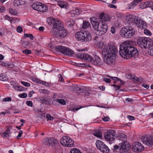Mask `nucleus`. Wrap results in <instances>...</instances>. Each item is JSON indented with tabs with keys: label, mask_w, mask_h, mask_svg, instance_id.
I'll use <instances>...</instances> for the list:
<instances>
[{
	"label": "nucleus",
	"mask_w": 153,
	"mask_h": 153,
	"mask_svg": "<svg viewBox=\"0 0 153 153\" xmlns=\"http://www.w3.org/2000/svg\"><path fill=\"white\" fill-rule=\"evenodd\" d=\"M11 100V98L10 97H7L3 99L4 101H10Z\"/></svg>",
	"instance_id": "nucleus-64"
},
{
	"label": "nucleus",
	"mask_w": 153,
	"mask_h": 153,
	"mask_svg": "<svg viewBox=\"0 0 153 153\" xmlns=\"http://www.w3.org/2000/svg\"><path fill=\"white\" fill-rule=\"evenodd\" d=\"M24 36L26 37H30L31 40H33V36L31 34L25 33Z\"/></svg>",
	"instance_id": "nucleus-53"
},
{
	"label": "nucleus",
	"mask_w": 153,
	"mask_h": 153,
	"mask_svg": "<svg viewBox=\"0 0 153 153\" xmlns=\"http://www.w3.org/2000/svg\"><path fill=\"white\" fill-rule=\"evenodd\" d=\"M1 64V65L7 67L9 68H13V65L12 64H9L8 63H5L4 62H0Z\"/></svg>",
	"instance_id": "nucleus-34"
},
{
	"label": "nucleus",
	"mask_w": 153,
	"mask_h": 153,
	"mask_svg": "<svg viewBox=\"0 0 153 153\" xmlns=\"http://www.w3.org/2000/svg\"><path fill=\"white\" fill-rule=\"evenodd\" d=\"M9 13L13 15H16L17 14V12L15 10H14L12 8H10L9 9Z\"/></svg>",
	"instance_id": "nucleus-52"
},
{
	"label": "nucleus",
	"mask_w": 153,
	"mask_h": 153,
	"mask_svg": "<svg viewBox=\"0 0 153 153\" xmlns=\"http://www.w3.org/2000/svg\"><path fill=\"white\" fill-rule=\"evenodd\" d=\"M58 76L59 77V81L61 82H64V79L61 74H59L58 75Z\"/></svg>",
	"instance_id": "nucleus-62"
},
{
	"label": "nucleus",
	"mask_w": 153,
	"mask_h": 153,
	"mask_svg": "<svg viewBox=\"0 0 153 153\" xmlns=\"http://www.w3.org/2000/svg\"><path fill=\"white\" fill-rule=\"evenodd\" d=\"M94 41L96 46H97L100 48H102L104 46L103 43L101 42L100 37L97 36H95L94 39Z\"/></svg>",
	"instance_id": "nucleus-19"
},
{
	"label": "nucleus",
	"mask_w": 153,
	"mask_h": 153,
	"mask_svg": "<svg viewBox=\"0 0 153 153\" xmlns=\"http://www.w3.org/2000/svg\"><path fill=\"white\" fill-rule=\"evenodd\" d=\"M144 33L146 35L150 36L151 35V33L150 31L147 29H144Z\"/></svg>",
	"instance_id": "nucleus-56"
},
{
	"label": "nucleus",
	"mask_w": 153,
	"mask_h": 153,
	"mask_svg": "<svg viewBox=\"0 0 153 153\" xmlns=\"http://www.w3.org/2000/svg\"><path fill=\"white\" fill-rule=\"evenodd\" d=\"M120 145L122 150L125 152L128 151L131 147L130 143L127 141H123L122 143H120Z\"/></svg>",
	"instance_id": "nucleus-17"
},
{
	"label": "nucleus",
	"mask_w": 153,
	"mask_h": 153,
	"mask_svg": "<svg viewBox=\"0 0 153 153\" xmlns=\"http://www.w3.org/2000/svg\"><path fill=\"white\" fill-rule=\"evenodd\" d=\"M22 52L26 55H29L31 53V51L29 49H25L23 50Z\"/></svg>",
	"instance_id": "nucleus-50"
},
{
	"label": "nucleus",
	"mask_w": 153,
	"mask_h": 153,
	"mask_svg": "<svg viewBox=\"0 0 153 153\" xmlns=\"http://www.w3.org/2000/svg\"><path fill=\"white\" fill-rule=\"evenodd\" d=\"M55 100H56L58 103L62 105H64L66 104L65 101L63 99H56Z\"/></svg>",
	"instance_id": "nucleus-43"
},
{
	"label": "nucleus",
	"mask_w": 153,
	"mask_h": 153,
	"mask_svg": "<svg viewBox=\"0 0 153 153\" xmlns=\"http://www.w3.org/2000/svg\"><path fill=\"white\" fill-rule=\"evenodd\" d=\"M84 37L82 41V42H87L90 41L91 39V36L88 31H85L84 34Z\"/></svg>",
	"instance_id": "nucleus-18"
},
{
	"label": "nucleus",
	"mask_w": 153,
	"mask_h": 153,
	"mask_svg": "<svg viewBox=\"0 0 153 153\" xmlns=\"http://www.w3.org/2000/svg\"><path fill=\"white\" fill-rule=\"evenodd\" d=\"M21 83L26 87H29L30 86V84L28 82H25L22 81L21 82Z\"/></svg>",
	"instance_id": "nucleus-57"
},
{
	"label": "nucleus",
	"mask_w": 153,
	"mask_h": 153,
	"mask_svg": "<svg viewBox=\"0 0 153 153\" xmlns=\"http://www.w3.org/2000/svg\"><path fill=\"white\" fill-rule=\"evenodd\" d=\"M135 33V31H131L128 30L125 27L122 28L120 31V35L122 37L125 38H129L133 36Z\"/></svg>",
	"instance_id": "nucleus-9"
},
{
	"label": "nucleus",
	"mask_w": 153,
	"mask_h": 153,
	"mask_svg": "<svg viewBox=\"0 0 153 153\" xmlns=\"http://www.w3.org/2000/svg\"><path fill=\"white\" fill-rule=\"evenodd\" d=\"M90 21L93 27L95 28L96 27H98V26L100 24V23L97 21V19L95 17H91L90 18Z\"/></svg>",
	"instance_id": "nucleus-22"
},
{
	"label": "nucleus",
	"mask_w": 153,
	"mask_h": 153,
	"mask_svg": "<svg viewBox=\"0 0 153 153\" xmlns=\"http://www.w3.org/2000/svg\"><path fill=\"white\" fill-rule=\"evenodd\" d=\"M75 23V21L73 19H70L69 21H68L67 22V25L69 27H71L74 25Z\"/></svg>",
	"instance_id": "nucleus-36"
},
{
	"label": "nucleus",
	"mask_w": 153,
	"mask_h": 153,
	"mask_svg": "<svg viewBox=\"0 0 153 153\" xmlns=\"http://www.w3.org/2000/svg\"><path fill=\"white\" fill-rule=\"evenodd\" d=\"M12 128V126L10 125H9L6 127V131L10 133L11 130Z\"/></svg>",
	"instance_id": "nucleus-61"
},
{
	"label": "nucleus",
	"mask_w": 153,
	"mask_h": 153,
	"mask_svg": "<svg viewBox=\"0 0 153 153\" xmlns=\"http://www.w3.org/2000/svg\"><path fill=\"white\" fill-rule=\"evenodd\" d=\"M41 5V3L39 2H36L32 4V7L34 10L38 11Z\"/></svg>",
	"instance_id": "nucleus-29"
},
{
	"label": "nucleus",
	"mask_w": 153,
	"mask_h": 153,
	"mask_svg": "<svg viewBox=\"0 0 153 153\" xmlns=\"http://www.w3.org/2000/svg\"><path fill=\"white\" fill-rule=\"evenodd\" d=\"M46 118L47 120H53L54 119V117H53L51 115L49 114H47L46 116Z\"/></svg>",
	"instance_id": "nucleus-44"
},
{
	"label": "nucleus",
	"mask_w": 153,
	"mask_h": 153,
	"mask_svg": "<svg viewBox=\"0 0 153 153\" xmlns=\"http://www.w3.org/2000/svg\"><path fill=\"white\" fill-rule=\"evenodd\" d=\"M38 117L40 118H45V115L44 113L41 111H39V114L38 115Z\"/></svg>",
	"instance_id": "nucleus-55"
},
{
	"label": "nucleus",
	"mask_w": 153,
	"mask_h": 153,
	"mask_svg": "<svg viewBox=\"0 0 153 153\" xmlns=\"http://www.w3.org/2000/svg\"><path fill=\"white\" fill-rule=\"evenodd\" d=\"M119 146L115 145L114 146L113 149V152H116L118 150H122L121 146L120 145V143L119 144Z\"/></svg>",
	"instance_id": "nucleus-35"
},
{
	"label": "nucleus",
	"mask_w": 153,
	"mask_h": 153,
	"mask_svg": "<svg viewBox=\"0 0 153 153\" xmlns=\"http://www.w3.org/2000/svg\"><path fill=\"white\" fill-rule=\"evenodd\" d=\"M77 89L76 92L78 93H81L85 92V91H90L89 88L85 87L83 86L78 85Z\"/></svg>",
	"instance_id": "nucleus-23"
},
{
	"label": "nucleus",
	"mask_w": 153,
	"mask_h": 153,
	"mask_svg": "<svg viewBox=\"0 0 153 153\" xmlns=\"http://www.w3.org/2000/svg\"><path fill=\"white\" fill-rule=\"evenodd\" d=\"M23 132L22 130H20L19 132V134L17 136L16 138L17 139H20V137L22 136Z\"/></svg>",
	"instance_id": "nucleus-60"
},
{
	"label": "nucleus",
	"mask_w": 153,
	"mask_h": 153,
	"mask_svg": "<svg viewBox=\"0 0 153 153\" xmlns=\"http://www.w3.org/2000/svg\"><path fill=\"white\" fill-rule=\"evenodd\" d=\"M19 97H20L22 98H26L27 97V94L26 93H23L19 95Z\"/></svg>",
	"instance_id": "nucleus-58"
},
{
	"label": "nucleus",
	"mask_w": 153,
	"mask_h": 153,
	"mask_svg": "<svg viewBox=\"0 0 153 153\" xmlns=\"http://www.w3.org/2000/svg\"><path fill=\"white\" fill-rule=\"evenodd\" d=\"M70 153H82L79 150L75 148L71 149Z\"/></svg>",
	"instance_id": "nucleus-45"
},
{
	"label": "nucleus",
	"mask_w": 153,
	"mask_h": 153,
	"mask_svg": "<svg viewBox=\"0 0 153 153\" xmlns=\"http://www.w3.org/2000/svg\"><path fill=\"white\" fill-rule=\"evenodd\" d=\"M110 78L113 79V80L115 81H120V82H122V81L120 79L117 77H114L111 76H109V77Z\"/></svg>",
	"instance_id": "nucleus-51"
},
{
	"label": "nucleus",
	"mask_w": 153,
	"mask_h": 153,
	"mask_svg": "<svg viewBox=\"0 0 153 153\" xmlns=\"http://www.w3.org/2000/svg\"><path fill=\"white\" fill-rule=\"evenodd\" d=\"M137 17L129 15L127 16L126 18V21L127 23L129 24H133L134 23V21L136 18Z\"/></svg>",
	"instance_id": "nucleus-25"
},
{
	"label": "nucleus",
	"mask_w": 153,
	"mask_h": 153,
	"mask_svg": "<svg viewBox=\"0 0 153 153\" xmlns=\"http://www.w3.org/2000/svg\"><path fill=\"white\" fill-rule=\"evenodd\" d=\"M54 49L56 51L60 52L66 55L72 56L74 54V52L70 48L62 46H56Z\"/></svg>",
	"instance_id": "nucleus-4"
},
{
	"label": "nucleus",
	"mask_w": 153,
	"mask_h": 153,
	"mask_svg": "<svg viewBox=\"0 0 153 153\" xmlns=\"http://www.w3.org/2000/svg\"><path fill=\"white\" fill-rule=\"evenodd\" d=\"M93 134L94 136L100 138L102 137V133L100 131H96Z\"/></svg>",
	"instance_id": "nucleus-39"
},
{
	"label": "nucleus",
	"mask_w": 153,
	"mask_h": 153,
	"mask_svg": "<svg viewBox=\"0 0 153 153\" xmlns=\"http://www.w3.org/2000/svg\"><path fill=\"white\" fill-rule=\"evenodd\" d=\"M137 42L140 47L146 48L151 45V39L149 38L142 37L138 39Z\"/></svg>",
	"instance_id": "nucleus-5"
},
{
	"label": "nucleus",
	"mask_w": 153,
	"mask_h": 153,
	"mask_svg": "<svg viewBox=\"0 0 153 153\" xmlns=\"http://www.w3.org/2000/svg\"><path fill=\"white\" fill-rule=\"evenodd\" d=\"M0 80L3 81H6L7 78L3 74H0Z\"/></svg>",
	"instance_id": "nucleus-47"
},
{
	"label": "nucleus",
	"mask_w": 153,
	"mask_h": 153,
	"mask_svg": "<svg viewBox=\"0 0 153 153\" xmlns=\"http://www.w3.org/2000/svg\"><path fill=\"white\" fill-rule=\"evenodd\" d=\"M91 63L93 65L97 66H100L103 64V62L100 57L96 55L93 58Z\"/></svg>",
	"instance_id": "nucleus-16"
},
{
	"label": "nucleus",
	"mask_w": 153,
	"mask_h": 153,
	"mask_svg": "<svg viewBox=\"0 0 153 153\" xmlns=\"http://www.w3.org/2000/svg\"><path fill=\"white\" fill-rule=\"evenodd\" d=\"M99 19L101 21L106 22L110 19V17L108 14H105L104 13H100L99 16Z\"/></svg>",
	"instance_id": "nucleus-20"
},
{
	"label": "nucleus",
	"mask_w": 153,
	"mask_h": 153,
	"mask_svg": "<svg viewBox=\"0 0 153 153\" xmlns=\"http://www.w3.org/2000/svg\"><path fill=\"white\" fill-rule=\"evenodd\" d=\"M143 143L148 146H153V136L150 135H146L141 138Z\"/></svg>",
	"instance_id": "nucleus-10"
},
{
	"label": "nucleus",
	"mask_w": 153,
	"mask_h": 153,
	"mask_svg": "<svg viewBox=\"0 0 153 153\" xmlns=\"http://www.w3.org/2000/svg\"><path fill=\"white\" fill-rule=\"evenodd\" d=\"M150 51L149 52V53L151 56H153V43L152 45H150L149 47Z\"/></svg>",
	"instance_id": "nucleus-48"
},
{
	"label": "nucleus",
	"mask_w": 153,
	"mask_h": 153,
	"mask_svg": "<svg viewBox=\"0 0 153 153\" xmlns=\"http://www.w3.org/2000/svg\"><path fill=\"white\" fill-rule=\"evenodd\" d=\"M16 30L18 32L21 33L23 31V29L21 27L19 26L16 28Z\"/></svg>",
	"instance_id": "nucleus-59"
},
{
	"label": "nucleus",
	"mask_w": 153,
	"mask_h": 153,
	"mask_svg": "<svg viewBox=\"0 0 153 153\" xmlns=\"http://www.w3.org/2000/svg\"><path fill=\"white\" fill-rule=\"evenodd\" d=\"M85 31H81L76 33L75 35V37L76 39L79 41L82 42L83 37H84V33Z\"/></svg>",
	"instance_id": "nucleus-21"
},
{
	"label": "nucleus",
	"mask_w": 153,
	"mask_h": 153,
	"mask_svg": "<svg viewBox=\"0 0 153 153\" xmlns=\"http://www.w3.org/2000/svg\"><path fill=\"white\" fill-rule=\"evenodd\" d=\"M10 84L13 86V88L15 90H17V86H18V84L16 82L14 81H11L10 82Z\"/></svg>",
	"instance_id": "nucleus-41"
},
{
	"label": "nucleus",
	"mask_w": 153,
	"mask_h": 153,
	"mask_svg": "<svg viewBox=\"0 0 153 153\" xmlns=\"http://www.w3.org/2000/svg\"><path fill=\"white\" fill-rule=\"evenodd\" d=\"M141 0H134L132 1L130 4H128L127 7L128 9H133L134 7L136 6L139 3L141 2Z\"/></svg>",
	"instance_id": "nucleus-24"
},
{
	"label": "nucleus",
	"mask_w": 153,
	"mask_h": 153,
	"mask_svg": "<svg viewBox=\"0 0 153 153\" xmlns=\"http://www.w3.org/2000/svg\"><path fill=\"white\" fill-rule=\"evenodd\" d=\"M79 58L86 60L87 62H91L92 61L93 58L88 54L83 53H79L77 55Z\"/></svg>",
	"instance_id": "nucleus-14"
},
{
	"label": "nucleus",
	"mask_w": 153,
	"mask_h": 153,
	"mask_svg": "<svg viewBox=\"0 0 153 153\" xmlns=\"http://www.w3.org/2000/svg\"><path fill=\"white\" fill-rule=\"evenodd\" d=\"M102 56V58L104 61L107 64L110 65H113L114 64L116 56L106 55Z\"/></svg>",
	"instance_id": "nucleus-12"
},
{
	"label": "nucleus",
	"mask_w": 153,
	"mask_h": 153,
	"mask_svg": "<svg viewBox=\"0 0 153 153\" xmlns=\"http://www.w3.org/2000/svg\"><path fill=\"white\" fill-rule=\"evenodd\" d=\"M39 91L41 93H43L45 94H48L50 93V91H49L46 89H40Z\"/></svg>",
	"instance_id": "nucleus-46"
},
{
	"label": "nucleus",
	"mask_w": 153,
	"mask_h": 153,
	"mask_svg": "<svg viewBox=\"0 0 153 153\" xmlns=\"http://www.w3.org/2000/svg\"><path fill=\"white\" fill-rule=\"evenodd\" d=\"M116 133L113 130H108L104 134V137L106 140L110 144L113 143L115 140L114 137L116 136Z\"/></svg>",
	"instance_id": "nucleus-7"
},
{
	"label": "nucleus",
	"mask_w": 153,
	"mask_h": 153,
	"mask_svg": "<svg viewBox=\"0 0 153 153\" xmlns=\"http://www.w3.org/2000/svg\"><path fill=\"white\" fill-rule=\"evenodd\" d=\"M99 150L103 153H108L109 151L108 147L105 144Z\"/></svg>",
	"instance_id": "nucleus-30"
},
{
	"label": "nucleus",
	"mask_w": 153,
	"mask_h": 153,
	"mask_svg": "<svg viewBox=\"0 0 153 153\" xmlns=\"http://www.w3.org/2000/svg\"><path fill=\"white\" fill-rule=\"evenodd\" d=\"M105 144L102 141L100 140H97L96 141V146L97 149L99 150L102 147L103 145Z\"/></svg>",
	"instance_id": "nucleus-31"
},
{
	"label": "nucleus",
	"mask_w": 153,
	"mask_h": 153,
	"mask_svg": "<svg viewBox=\"0 0 153 153\" xmlns=\"http://www.w3.org/2000/svg\"><path fill=\"white\" fill-rule=\"evenodd\" d=\"M147 6V7H150L152 9L153 7V1H148L146 2Z\"/></svg>",
	"instance_id": "nucleus-49"
},
{
	"label": "nucleus",
	"mask_w": 153,
	"mask_h": 153,
	"mask_svg": "<svg viewBox=\"0 0 153 153\" xmlns=\"http://www.w3.org/2000/svg\"><path fill=\"white\" fill-rule=\"evenodd\" d=\"M43 143L45 145L55 146L59 145L58 141L54 137H47L43 140Z\"/></svg>",
	"instance_id": "nucleus-11"
},
{
	"label": "nucleus",
	"mask_w": 153,
	"mask_h": 153,
	"mask_svg": "<svg viewBox=\"0 0 153 153\" xmlns=\"http://www.w3.org/2000/svg\"><path fill=\"white\" fill-rule=\"evenodd\" d=\"M25 4V1L23 0H16L14 1V5L16 6L22 5Z\"/></svg>",
	"instance_id": "nucleus-33"
},
{
	"label": "nucleus",
	"mask_w": 153,
	"mask_h": 153,
	"mask_svg": "<svg viewBox=\"0 0 153 153\" xmlns=\"http://www.w3.org/2000/svg\"><path fill=\"white\" fill-rule=\"evenodd\" d=\"M26 104L28 106L30 107H32L33 106L32 102L30 101H27L26 102Z\"/></svg>",
	"instance_id": "nucleus-63"
},
{
	"label": "nucleus",
	"mask_w": 153,
	"mask_h": 153,
	"mask_svg": "<svg viewBox=\"0 0 153 153\" xmlns=\"http://www.w3.org/2000/svg\"><path fill=\"white\" fill-rule=\"evenodd\" d=\"M40 84H42L46 86H50L51 85L50 83L48 82H45V81L41 80Z\"/></svg>",
	"instance_id": "nucleus-54"
},
{
	"label": "nucleus",
	"mask_w": 153,
	"mask_h": 153,
	"mask_svg": "<svg viewBox=\"0 0 153 153\" xmlns=\"http://www.w3.org/2000/svg\"><path fill=\"white\" fill-rule=\"evenodd\" d=\"M48 10V7L42 4L41 3V5L40 6L38 11L42 12H46Z\"/></svg>",
	"instance_id": "nucleus-32"
},
{
	"label": "nucleus",
	"mask_w": 153,
	"mask_h": 153,
	"mask_svg": "<svg viewBox=\"0 0 153 153\" xmlns=\"http://www.w3.org/2000/svg\"><path fill=\"white\" fill-rule=\"evenodd\" d=\"M48 24L53 26L50 32L52 35L57 37L63 38L68 34L67 30L62 25L61 22L56 18L51 17L47 19Z\"/></svg>",
	"instance_id": "nucleus-1"
},
{
	"label": "nucleus",
	"mask_w": 153,
	"mask_h": 153,
	"mask_svg": "<svg viewBox=\"0 0 153 153\" xmlns=\"http://www.w3.org/2000/svg\"><path fill=\"white\" fill-rule=\"evenodd\" d=\"M134 24L138 27V28L143 29L146 26V23L140 18L137 17L134 21Z\"/></svg>",
	"instance_id": "nucleus-13"
},
{
	"label": "nucleus",
	"mask_w": 153,
	"mask_h": 153,
	"mask_svg": "<svg viewBox=\"0 0 153 153\" xmlns=\"http://www.w3.org/2000/svg\"><path fill=\"white\" fill-rule=\"evenodd\" d=\"M117 51V50L114 45H110L105 46L102 51V55L105 56L106 55L116 56Z\"/></svg>",
	"instance_id": "nucleus-3"
},
{
	"label": "nucleus",
	"mask_w": 153,
	"mask_h": 153,
	"mask_svg": "<svg viewBox=\"0 0 153 153\" xmlns=\"http://www.w3.org/2000/svg\"><path fill=\"white\" fill-rule=\"evenodd\" d=\"M77 85L76 84H74L70 87V89L72 91L76 92L77 88Z\"/></svg>",
	"instance_id": "nucleus-37"
},
{
	"label": "nucleus",
	"mask_w": 153,
	"mask_h": 153,
	"mask_svg": "<svg viewBox=\"0 0 153 153\" xmlns=\"http://www.w3.org/2000/svg\"><path fill=\"white\" fill-rule=\"evenodd\" d=\"M73 11H74V12L73 13L74 14H76V15H79V14H80L82 12L81 10L76 8H74L73 10Z\"/></svg>",
	"instance_id": "nucleus-40"
},
{
	"label": "nucleus",
	"mask_w": 153,
	"mask_h": 153,
	"mask_svg": "<svg viewBox=\"0 0 153 153\" xmlns=\"http://www.w3.org/2000/svg\"><path fill=\"white\" fill-rule=\"evenodd\" d=\"M116 137L118 140H124L127 139V137L125 134L120 132L117 134Z\"/></svg>",
	"instance_id": "nucleus-26"
},
{
	"label": "nucleus",
	"mask_w": 153,
	"mask_h": 153,
	"mask_svg": "<svg viewBox=\"0 0 153 153\" xmlns=\"http://www.w3.org/2000/svg\"><path fill=\"white\" fill-rule=\"evenodd\" d=\"M90 26V25L89 23L86 21H84L82 24V28L84 29L89 27Z\"/></svg>",
	"instance_id": "nucleus-38"
},
{
	"label": "nucleus",
	"mask_w": 153,
	"mask_h": 153,
	"mask_svg": "<svg viewBox=\"0 0 153 153\" xmlns=\"http://www.w3.org/2000/svg\"><path fill=\"white\" fill-rule=\"evenodd\" d=\"M39 99L41 103L46 105H51V99H46L44 97H42Z\"/></svg>",
	"instance_id": "nucleus-28"
},
{
	"label": "nucleus",
	"mask_w": 153,
	"mask_h": 153,
	"mask_svg": "<svg viewBox=\"0 0 153 153\" xmlns=\"http://www.w3.org/2000/svg\"><path fill=\"white\" fill-rule=\"evenodd\" d=\"M60 142L63 146L68 147L73 146L74 145V140L68 136H63L60 140Z\"/></svg>",
	"instance_id": "nucleus-6"
},
{
	"label": "nucleus",
	"mask_w": 153,
	"mask_h": 153,
	"mask_svg": "<svg viewBox=\"0 0 153 153\" xmlns=\"http://www.w3.org/2000/svg\"><path fill=\"white\" fill-rule=\"evenodd\" d=\"M143 146L140 142H136L132 146V150L135 152H140L143 150Z\"/></svg>",
	"instance_id": "nucleus-15"
},
{
	"label": "nucleus",
	"mask_w": 153,
	"mask_h": 153,
	"mask_svg": "<svg viewBox=\"0 0 153 153\" xmlns=\"http://www.w3.org/2000/svg\"><path fill=\"white\" fill-rule=\"evenodd\" d=\"M119 53L124 58L128 56L129 57H135L138 55L137 49L130 44L129 41L125 42L120 45Z\"/></svg>",
	"instance_id": "nucleus-2"
},
{
	"label": "nucleus",
	"mask_w": 153,
	"mask_h": 153,
	"mask_svg": "<svg viewBox=\"0 0 153 153\" xmlns=\"http://www.w3.org/2000/svg\"><path fill=\"white\" fill-rule=\"evenodd\" d=\"M146 2H142L140 4V7L142 9L147 7Z\"/></svg>",
	"instance_id": "nucleus-42"
},
{
	"label": "nucleus",
	"mask_w": 153,
	"mask_h": 153,
	"mask_svg": "<svg viewBox=\"0 0 153 153\" xmlns=\"http://www.w3.org/2000/svg\"><path fill=\"white\" fill-rule=\"evenodd\" d=\"M101 24V25L100 27L98 26V27H96L95 30L97 31L96 32L97 34L99 36H101L105 34L108 29V26L105 23L102 22Z\"/></svg>",
	"instance_id": "nucleus-8"
},
{
	"label": "nucleus",
	"mask_w": 153,
	"mask_h": 153,
	"mask_svg": "<svg viewBox=\"0 0 153 153\" xmlns=\"http://www.w3.org/2000/svg\"><path fill=\"white\" fill-rule=\"evenodd\" d=\"M57 4L62 8L67 9L68 6L66 2L62 1H58Z\"/></svg>",
	"instance_id": "nucleus-27"
}]
</instances>
